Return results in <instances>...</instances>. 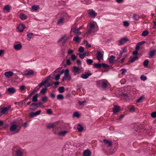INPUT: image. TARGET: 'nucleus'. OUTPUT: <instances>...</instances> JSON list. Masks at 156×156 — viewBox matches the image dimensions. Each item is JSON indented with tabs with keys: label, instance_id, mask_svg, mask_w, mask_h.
I'll return each mask as SVG.
<instances>
[{
	"label": "nucleus",
	"instance_id": "1",
	"mask_svg": "<svg viewBox=\"0 0 156 156\" xmlns=\"http://www.w3.org/2000/svg\"><path fill=\"white\" fill-rule=\"evenodd\" d=\"M96 25L97 23L94 21L90 22L89 25V29L86 32V34H90L93 32L97 31L98 29H96Z\"/></svg>",
	"mask_w": 156,
	"mask_h": 156
},
{
	"label": "nucleus",
	"instance_id": "2",
	"mask_svg": "<svg viewBox=\"0 0 156 156\" xmlns=\"http://www.w3.org/2000/svg\"><path fill=\"white\" fill-rule=\"evenodd\" d=\"M97 85L98 87H101L102 88L105 89L109 86L110 84L107 81L102 80L97 81Z\"/></svg>",
	"mask_w": 156,
	"mask_h": 156
},
{
	"label": "nucleus",
	"instance_id": "3",
	"mask_svg": "<svg viewBox=\"0 0 156 156\" xmlns=\"http://www.w3.org/2000/svg\"><path fill=\"white\" fill-rule=\"evenodd\" d=\"M57 17H59L57 21L56 24L57 25H61L64 23L65 21V16L63 13L58 14L57 16Z\"/></svg>",
	"mask_w": 156,
	"mask_h": 156
},
{
	"label": "nucleus",
	"instance_id": "4",
	"mask_svg": "<svg viewBox=\"0 0 156 156\" xmlns=\"http://www.w3.org/2000/svg\"><path fill=\"white\" fill-rule=\"evenodd\" d=\"M9 129L11 132H15L14 133H16L19 131L20 128H18V126L17 125L13 124L10 126Z\"/></svg>",
	"mask_w": 156,
	"mask_h": 156
},
{
	"label": "nucleus",
	"instance_id": "5",
	"mask_svg": "<svg viewBox=\"0 0 156 156\" xmlns=\"http://www.w3.org/2000/svg\"><path fill=\"white\" fill-rule=\"evenodd\" d=\"M69 70L68 69H66L64 71V76L63 77L62 81H64L65 80H69L71 79V76L69 75Z\"/></svg>",
	"mask_w": 156,
	"mask_h": 156
},
{
	"label": "nucleus",
	"instance_id": "6",
	"mask_svg": "<svg viewBox=\"0 0 156 156\" xmlns=\"http://www.w3.org/2000/svg\"><path fill=\"white\" fill-rule=\"evenodd\" d=\"M71 31L74 32L77 36L80 35L81 34V32L80 31L79 29L76 26L73 27L71 29Z\"/></svg>",
	"mask_w": 156,
	"mask_h": 156
},
{
	"label": "nucleus",
	"instance_id": "7",
	"mask_svg": "<svg viewBox=\"0 0 156 156\" xmlns=\"http://www.w3.org/2000/svg\"><path fill=\"white\" fill-rule=\"evenodd\" d=\"M88 15L91 17L95 18L97 15V13L92 9H89L88 11Z\"/></svg>",
	"mask_w": 156,
	"mask_h": 156
},
{
	"label": "nucleus",
	"instance_id": "8",
	"mask_svg": "<svg viewBox=\"0 0 156 156\" xmlns=\"http://www.w3.org/2000/svg\"><path fill=\"white\" fill-rule=\"evenodd\" d=\"M96 57L99 62H100L101 60L103 59V55L101 52L98 51L97 52Z\"/></svg>",
	"mask_w": 156,
	"mask_h": 156
},
{
	"label": "nucleus",
	"instance_id": "9",
	"mask_svg": "<svg viewBox=\"0 0 156 156\" xmlns=\"http://www.w3.org/2000/svg\"><path fill=\"white\" fill-rule=\"evenodd\" d=\"M69 38V37H66V35H64L62 36L61 38L58 41V42H62L63 44H64L66 43Z\"/></svg>",
	"mask_w": 156,
	"mask_h": 156
},
{
	"label": "nucleus",
	"instance_id": "10",
	"mask_svg": "<svg viewBox=\"0 0 156 156\" xmlns=\"http://www.w3.org/2000/svg\"><path fill=\"white\" fill-rule=\"evenodd\" d=\"M72 72L75 75L79 74L80 73V69L78 67L73 66L72 69Z\"/></svg>",
	"mask_w": 156,
	"mask_h": 156
},
{
	"label": "nucleus",
	"instance_id": "11",
	"mask_svg": "<svg viewBox=\"0 0 156 156\" xmlns=\"http://www.w3.org/2000/svg\"><path fill=\"white\" fill-rule=\"evenodd\" d=\"M16 156H23V151L22 149H19L16 150Z\"/></svg>",
	"mask_w": 156,
	"mask_h": 156
},
{
	"label": "nucleus",
	"instance_id": "12",
	"mask_svg": "<svg viewBox=\"0 0 156 156\" xmlns=\"http://www.w3.org/2000/svg\"><path fill=\"white\" fill-rule=\"evenodd\" d=\"M10 108V106H9L8 107L2 108L0 109V112L2 114H5L7 113L8 110Z\"/></svg>",
	"mask_w": 156,
	"mask_h": 156
},
{
	"label": "nucleus",
	"instance_id": "13",
	"mask_svg": "<svg viewBox=\"0 0 156 156\" xmlns=\"http://www.w3.org/2000/svg\"><path fill=\"white\" fill-rule=\"evenodd\" d=\"M13 73L11 71L6 72L4 73L5 76L7 78L11 77L13 76Z\"/></svg>",
	"mask_w": 156,
	"mask_h": 156
},
{
	"label": "nucleus",
	"instance_id": "14",
	"mask_svg": "<svg viewBox=\"0 0 156 156\" xmlns=\"http://www.w3.org/2000/svg\"><path fill=\"white\" fill-rule=\"evenodd\" d=\"M129 41V40L126 38H122L120 40L119 42V45L123 44L125 43L126 42Z\"/></svg>",
	"mask_w": 156,
	"mask_h": 156
},
{
	"label": "nucleus",
	"instance_id": "15",
	"mask_svg": "<svg viewBox=\"0 0 156 156\" xmlns=\"http://www.w3.org/2000/svg\"><path fill=\"white\" fill-rule=\"evenodd\" d=\"M41 112V110H39L35 112H31L29 116L31 118H32L35 116L40 114Z\"/></svg>",
	"mask_w": 156,
	"mask_h": 156
},
{
	"label": "nucleus",
	"instance_id": "16",
	"mask_svg": "<svg viewBox=\"0 0 156 156\" xmlns=\"http://www.w3.org/2000/svg\"><path fill=\"white\" fill-rule=\"evenodd\" d=\"M42 105L41 103L40 102L37 104L33 103L30 105V106L34 108H37Z\"/></svg>",
	"mask_w": 156,
	"mask_h": 156
},
{
	"label": "nucleus",
	"instance_id": "17",
	"mask_svg": "<svg viewBox=\"0 0 156 156\" xmlns=\"http://www.w3.org/2000/svg\"><path fill=\"white\" fill-rule=\"evenodd\" d=\"M91 75L90 73H83L81 76V77L84 79H87Z\"/></svg>",
	"mask_w": 156,
	"mask_h": 156
},
{
	"label": "nucleus",
	"instance_id": "18",
	"mask_svg": "<svg viewBox=\"0 0 156 156\" xmlns=\"http://www.w3.org/2000/svg\"><path fill=\"white\" fill-rule=\"evenodd\" d=\"M25 28V26L23 24H20L18 26L17 28L20 32H23V30Z\"/></svg>",
	"mask_w": 156,
	"mask_h": 156
},
{
	"label": "nucleus",
	"instance_id": "19",
	"mask_svg": "<svg viewBox=\"0 0 156 156\" xmlns=\"http://www.w3.org/2000/svg\"><path fill=\"white\" fill-rule=\"evenodd\" d=\"M34 74V72L32 70L30 69L27 71L24 75L26 76H31L33 75Z\"/></svg>",
	"mask_w": 156,
	"mask_h": 156
},
{
	"label": "nucleus",
	"instance_id": "20",
	"mask_svg": "<svg viewBox=\"0 0 156 156\" xmlns=\"http://www.w3.org/2000/svg\"><path fill=\"white\" fill-rule=\"evenodd\" d=\"M14 49L16 50H19L21 49L22 48V45L20 44H17L13 46Z\"/></svg>",
	"mask_w": 156,
	"mask_h": 156
},
{
	"label": "nucleus",
	"instance_id": "21",
	"mask_svg": "<svg viewBox=\"0 0 156 156\" xmlns=\"http://www.w3.org/2000/svg\"><path fill=\"white\" fill-rule=\"evenodd\" d=\"M120 108L119 106L117 105L115 106L113 108V113L115 114L116 113L118 112L119 111Z\"/></svg>",
	"mask_w": 156,
	"mask_h": 156
},
{
	"label": "nucleus",
	"instance_id": "22",
	"mask_svg": "<svg viewBox=\"0 0 156 156\" xmlns=\"http://www.w3.org/2000/svg\"><path fill=\"white\" fill-rule=\"evenodd\" d=\"M91 155V151L88 149L85 150L83 153V156H90Z\"/></svg>",
	"mask_w": 156,
	"mask_h": 156
},
{
	"label": "nucleus",
	"instance_id": "23",
	"mask_svg": "<svg viewBox=\"0 0 156 156\" xmlns=\"http://www.w3.org/2000/svg\"><path fill=\"white\" fill-rule=\"evenodd\" d=\"M103 142L105 144L107 145L108 147H110L112 145V142L107 140H106L105 139H104Z\"/></svg>",
	"mask_w": 156,
	"mask_h": 156
},
{
	"label": "nucleus",
	"instance_id": "24",
	"mask_svg": "<svg viewBox=\"0 0 156 156\" xmlns=\"http://www.w3.org/2000/svg\"><path fill=\"white\" fill-rule=\"evenodd\" d=\"M130 60L129 61V62H133L136 60H137L138 59L137 56H135L134 57H130Z\"/></svg>",
	"mask_w": 156,
	"mask_h": 156
},
{
	"label": "nucleus",
	"instance_id": "25",
	"mask_svg": "<svg viewBox=\"0 0 156 156\" xmlns=\"http://www.w3.org/2000/svg\"><path fill=\"white\" fill-rule=\"evenodd\" d=\"M68 133V131L67 130L61 131L59 132L58 133V134L59 136H64L66 133Z\"/></svg>",
	"mask_w": 156,
	"mask_h": 156
},
{
	"label": "nucleus",
	"instance_id": "26",
	"mask_svg": "<svg viewBox=\"0 0 156 156\" xmlns=\"http://www.w3.org/2000/svg\"><path fill=\"white\" fill-rule=\"evenodd\" d=\"M7 90L10 94H13L16 92L15 89L13 87H10L7 89Z\"/></svg>",
	"mask_w": 156,
	"mask_h": 156
},
{
	"label": "nucleus",
	"instance_id": "27",
	"mask_svg": "<svg viewBox=\"0 0 156 156\" xmlns=\"http://www.w3.org/2000/svg\"><path fill=\"white\" fill-rule=\"evenodd\" d=\"M48 80L49 79H48V78L45 79L44 80L42 81L39 84L38 86L40 87H41L45 84Z\"/></svg>",
	"mask_w": 156,
	"mask_h": 156
},
{
	"label": "nucleus",
	"instance_id": "28",
	"mask_svg": "<svg viewBox=\"0 0 156 156\" xmlns=\"http://www.w3.org/2000/svg\"><path fill=\"white\" fill-rule=\"evenodd\" d=\"M20 18L22 20H24L27 19V16L23 13H21L20 14Z\"/></svg>",
	"mask_w": 156,
	"mask_h": 156
},
{
	"label": "nucleus",
	"instance_id": "29",
	"mask_svg": "<svg viewBox=\"0 0 156 156\" xmlns=\"http://www.w3.org/2000/svg\"><path fill=\"white\" fill-rule=\"evenodd\" d=\"M156 51L155 50H152L150 51L149 54V58H152L154 55Z\"/></svg>",
	"mask_w": 156,
	"mask_h": 156
},
{
	"label": "nucleus",
	"instance_id": "30",
	"mask_svg": "<svg viewBox=\"0 0 156 156\" xmlns=\"http://www.w3.org/2000/svg\"><path fill=\"white\" fill-rule=\"evenodd\" d=\"M145 96L143 95L140 97L136 101V102L137 103H141L143 101V99L144 98Z\"/></svg>",
	"mask_w": 156,
	"mask_h": 156
},
{
	"label": "nucleus",
	"instance_id": "31",
	"mask_svg": "<svg viewBox=\"0 0 156 156\" xmlns=\"http://www.w3.org/2000/svg\"><path fill=\"white\" fill-rule=\"evenodd\" d=\"M38 97V94H36L32 98V101L33 102H36L37 101V98Z\"/></svg>",
	"mask_w": 156,
	"mask_h": 156
},
{
	"label": "nucleus",
	"instance_id": "32",
	"mask_svg": "<svg viewBox=\"0 0 156 156\" xmlns=\"http://www.w3.org/2000/svg\"><path fill=\"white\" fill-rule=\"evenodd\" d=\"M115 58V56L112 55L110 56L109 59V62L110 63H114V59Z\"/></svg>",
	"mask_w": 156,
	"mask_h": 156
},
{
	"label": "nucleus",
	"instance_id": "33",
	"mask_svg": "<svg viewBox=\"0 0 156 156\" xmlns=\"http://www.w3.org/2000/svg\"><path fill=\"white\" fill-rule=\"evenodd\" d=\"M81 38L77 36H76L74 37L73 39V41L77 43L79 41H80L81 40Z\"/></svg>",
	"mask_w": 156,
	"mask_h": 156
},
{
	"label": "nucleus",
	"instance_id": "34",
	"mask_svg": "<svg viewBox=\"0 0 156 156\" xmlns=\"http://www.w3.org/2000/svg\"><path fill=\"white\" fill-rule=\"evenodd\" d=\"M54 126V123H49L47 125L46 127L47 128L50 129L51 128H53Z\"/></svg>",
	"mask_w": 156,
	"mask_h": 156
},
{
	"label": "nucleus",
	"instance_id": "35",
	"mask_svg": "<svg viewBox=\"0 0 156 156\" xmlns=\"http://www.w3.org/2000/svg\"><path fill=\"white\" fill-rule=\"evenodd\" d=\"M77 129L79 132H81L83 130V128L80 124H78L77 127Z\"/></svg>",
	"mask_w": 156,
	"mask_h": 156
},
{
	"label": "nucleus",
	"instance_id": "36",
	"mask_svg": "<svg viewBox=\"0 0 156 156\" xmlns=\"http://www.w3.org/2000/svg\"><path fill=\"white\" fill-rule=\"evenodd\" d=\"M31 9L34 11H37L39 9V7L38 5H33L32 6Z\"/></svg>",
	"mask_w": 156,
	"mask_h": 156
},
{
	"label": "nucleus",
	"instance_id": "37",
	"mask_svg": "<svg viewBox=\"0 0 156 156\" xmlns=\"http://www.w3.org/2000/svg\"><path fill=\"white\" fill-rule=\"evenodd\" d=\"M65 88L63 87H60L58 88V91L60 93H62L64 91Z\"/></svg>",
	"mask_w": 156,
	"mask_h": 156
},
{
	"label": "nucleus",
	"instance_id": "38",
	"mask_svg": "<svg viewBox=\"0 0 156 156\" xmlns=\"http://www.w3.org/2000/svg\"><path fill=\"white\" fill-rule=\"evenodd\" d=\"M3 9L6 10L7 12H9L10 11V8L9 5H6L3 8Z\"/></svg>",
	"mask_w": 156,
	"mask_h": 156
},
{
	"label": "nucleus",
	"instance_id": "39",
	"mask_svg": "<svg viewBox=\"0 0 156 156\" xmlns=\"http://www.w3.org/2000/svg\"><path fill=\"white\" fill-rule=\"evenodd\" d=\"M79 57L81 59L84 58L86 55V53H83V54L79 53H78Z\"/></svg>",
	"mask_w": 156,
	"mask_h": 156
},
{
	"label": "nucleus",
	"instance_id": "40",
	"mask_svg": "<svg viewBox=\"0 0 156 156\" xmlns=\"http://www.w3.org/2000/svg\"><path fill=\"white\" fill-rule=\"evenodd\" d=\"M57 99L58 100H62L64 98L63 96L62 95L59 94L57 95Z\"/></svg>",
	"mask_w": 156,
	"mask_h": 156
},
{
	"label": "nucleus",
	"instance_id": "41",
	"mask_svg": "<svg viewBox=\"0 0 156 156\" xmlns=\"http://www.w3.org/2000/svg\"><path fill=\"white\" fill-rule=\"evenodd\" d=\"M148 34V32L147 30H145L143 31L142 32L141 35L143 36H146Z\"/></svg>",
	"mask_w": 156,
	"mask_h": 156
},
{
	"label": "nucleus",
	"instance_id": "42",
	"mask_svg": "<svg viewBox=\"0 0 156 156\" xmlns=\"http://www.w3.org/2000/svg\"><path fill=\"white\" fill-rule=\"evenodd\" d=\"M94 67L96 68H100L102 66V64L100 63H94Z\"/></svg>",
	"mask_w": 156,
	"mask_h": 156
},
{
	"label": "nucleus",
	"instance_id": "43",
	"mask_svg": "<svg viewBox=\"0 0 156 156\" xmlns=\"http://www.w3.org/2000/svg\"><path fill=\"white\" fill-rule=\"evenodd\" d=\"M87 64L88 65H90L93 63V61L91 59H87L86 60Z\"/></svg>",
	"mask_w": 156,
	"mask_h": 156
},
{
	"label": "nucleus",
	"instance_id": "44",
	"mask_svg": "<svg viewBox=\"0 0 156 156\" xmlns=\"http://www.w3.org/2000/svg\"><path fill=\"white\" fill-rule=\"evenodd\" d=\"M149 61L148 59H146L144 61V65L145 67H147L148 65Z\"/></svg>",
	"mask_w": 156,
	"mask_h": 156
},
{
	"label": "nucleus",
	"instance_id": "45",
	"mask_svg": "<svg viewBox=\"0 0 156 156\" xmlns=\"http://www.w3.org/2000/svg\"><path fill=\"white\" fill-rule=\"evenodd\" d=\"M42 101L44 102H46L48 100V98L47 97L45 96L43 97L41 99Z\"/></svg>",
	"mask_w": 156,
	"mask_h": 156
},
{
	"label": "nucleus",
	"instance_id": "46",
	"mask_svg": "<svg viewBox=\"0 0 156 156\" xmlns=\"http://www.w3.org/2000/svg\"><path fill=\"white\" fill-rule=\"evenodd\" d=\"M47 90V89L46 88H43L41 90L40 92H41V93H42V94H44L46 93Z\"/></svg>",
	"mask_w": 156,
	"mask_h": 156
},
{
	"label": "nucleus",
	"instance_id": "47",
	"mask_svg": "<svg viewBox=\"0 0 156 156\" xmlns=\"http://www.w3.org/2000/svg\"><path fill=\"white\" fill-rule=\"evenodd\" d=\"M80 115L77 112H75L74 113L73 116L78 118L80 116Z\"/></svg>",
	"mask_w": 156,
	"mask_h": 156
},
{
	"label": "nucleus",
	"instance_id": "48",
	"mask_svg": "<svg viewBox=\"0 0 156 156\" xmlns=\"http://www.w3.org/2000/svg\"><path fill=\"white\" fill-rule=\"evenodd\" d=\"M71 58L72 61H74L76 60V57L75 55L72 54L71 55Z\"/></svg>",
	"mask_w": 156,
	"mask_h": 156
},
{
	"label": "nucleus",
	"instance_id": "49",
	"mask_svg": "<svg viewBox=\"0 0 156 156\" xmlns=\"http://www.w3.org/2000/svg\"><path fill=\"white\" fill-rule=\"evenodd\" d=\"M123 25L125 27H127L129 26V23L127 21H125L123 22Z\"/></svg>",
	"mask_w": 156,
	"mask_h": 156
},
{
	"label": "nucleus",
	"instance_id": "50",
	"mask_svg": "<svg viewBox=\"0 0 156 156\" xmlns=\"http://www.w3.org/2000/svg\"><path fill=\"white\" fill-rule=\"evenodd\" d=\"M145 43V41H143L141 42H139V43H138L137 44L138 45V46H140L142 44Z\"/></svg>",
	"mask_w": 156,
	"mask_h": 156
},
{
	"label": "nucleus",
	"instance_id": "51",
	"mask_svg": "<svg viewBox=\"0 0 156 156\" xmlns=\"http://www.w3.org/2000/svg\"><path fill=\"white\" fill-rule=\"evenodd\" d=\"M84 51V48L82 47H80L79 48V51L80 52H83Z\"/></svg>",
	"mask_w": 156,
	"mask_h": 156
},
{
	"label": "nucleus",
	"instance_id": "52",
	"mask_svg": "<svg viewBox=\"0 0 156 156\" xmlns=\"http://www.w3.org/2000/svg\"><path fill=\"white\" fill-rule=\"evenodd\" d=\"M140 79L142 80L145 81L147 79V77L144 75H142L140 76Z\"/></svg>",
	"mask_w": 156,
	"mask_h": 156
},
{
	"label": "nucleus",
	"instance_id": "53",
	"mask_svg": "<svg viewBox=\"0 0 156 156\" xmlns=\"http://www.w3.org/2000/svg\"><path fill=\"white\" fill-rule=\"evenodd\" d=\"M151 116L152 117L155 118L156 117V112H153L151 114Z\"/></svg>",
	"mask_w": 156,
	"mask_h": 156
},
{
	"label": "nucleus",
	"instance_id": "54",
	"mask_svg": "<svg viewBox=\"0 0 156 156\" xmlns=\"http://www.w3.org/2000/svg\"><path fill=\"white\" fill-rule=\"evenodd\" d=\"M102 66L104 68H107L109 67V66L105 63H103L102 64Z\"/></svg>",
	"mask_w": 156,
	"mask_h": 156
},
{
	"label": "nucleus",
	"instance_id": "55",
	"mask_svg": "<svg viewBox=\"0 0 156 156\" xmlns=\"http://www.w3.org/2000/svg\"><path fill=\"white\" fill-rule=\"evenodd\" d=\"M61 75V74H57V75H56L55 76V79L56 80H58L59 78H60V76Z\"/></svg>",
	"mask_w": 156,
	"mask_h": 156
},
{
	"label": "nucleus",
	"instance_id": "56",
	"mask_svg": "<svg viewBox=\"0 0 156 156\" xmlns=\"http://www.w3.org/2000/svg\"><path fill=\"white\" fill-rule=\"evenodd\" d=\"M33 33H29L27 34V36L28 38H29V40L31 38L33 35Z\"/></svg>",
	"mask_w": 156,
	"mask_h": 156
},
{
	"label": "nucleus",
	"instance_id": "57",
	"mask_svg": "<svg viewBox=\"0 0 156 156\" xmlns=\"http://www.w3.org/2000/svg\"><path fill=\"white\" fill-rule=\"evenodd\" d=\"M46 112L47 113L49 114H51L52 113L51 110V109H47L46 111Z\"/></svg>",
	"mask_w": 156,
	"mask_h": 156
},
{
	"label": "nucleus",
	"instance_id": "58",
	"mask_svg": "<svg viewBox=\"0 0 156 156\" xmlns=\"http://www.w3.org/2000/svg\"><path fill=\"white\" fill-rule=\"evenodd\" d=\"M66 64L68 66H69L71 64V63L69 59H68L66 60Z\"/></svg>",
	"mask_w": 156,
	"mask_h": 156
},
{
	"label": "nucleus",
	"instance_id": "59",
	"mask_svg": "<svg viewBox=\"0 0 156 156\" xmlns=\"http://www.w3.org/2000/svg\"><path fill=\"white\" fill-rule=\"evenodd\" d=\"M40 88V87L39 86H37L35 87L34 90V91L35 92H36Z\"/></svg>",
	"mask_w": 156,
	"mask_h": 156
},
{
	"label": "nucleus",
	"instance_id": "60",
	"mask_svg": "<svg viewBox=\"0 0 156 156\" xmlns=\"http://www.w3.org/2000/svg\"><path fill=\"white\" fill-rule=\"evenodd\" d=\"M25 88V86L24 85H22L20 87V89L21 90H24Z\"/></svg>",
	"mask_w": 156,
	"mask_h": 156
},
{
	"label": "nucleus",
	"instance_id": "61",
	"mask_svg": "<svg viewBox=\"0 0 156 156\" xmlns=\"http://www.w3.org/2000/svg\"><path fill=\"white\" fill-rule=\"evenodd\" d=\"M122 52H123V53H125L127 51V50L125 47H124L122 48Z\"/></svg>",
	"mask_w": 156,
	"mask_h": 156
},
{
	"label": "nucleus",
	"instance_id": "62",
	"mask_svg": "<svg viewBox=\"0 0 156 156\" xmlns=\"http://www.w3.org/2000/svg\"><path fill=\"white\" fill-rule=\"evenodd\" d=\"M85 41L86 42V46L88 47L89 48H90L91 45L90 44H88V42L87 41Z\"/></svg>",
	"mask_w": 156,
	"mask_h": 156
},
{
	"label": "nucleus",
	"instance_id": "63",
	"mask_svg": "<svg viewBox=\"0 0 156 156\" xmlns=\"http://www.w3.org/2000/svg\"><path fill=\"white\" fill-rule=\"evenodd\" d=\"M73 50L69 49L68 50L67 53L68 54H70L73 53Z\"/></svg>",
	"mask_w": 156,
	"mask_h": 156
},
{
	"label": "nucleus",
	"instance_id": "64",
	"mask_svg": "<svg viewBox=\"0 0 156 156\" xmlns=\"http://www.w3.org/2000/svg\"><path fill=\"white\" fill-rule=\"evenodd\" d=\"M153 23H154V25L153 27V28L154 29H155L156 28V22L155 21H154Z\"/></svg>",
	"mask_w": 156,
	"mask_h": 156
}]
</instances>
